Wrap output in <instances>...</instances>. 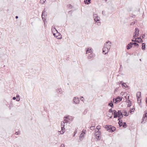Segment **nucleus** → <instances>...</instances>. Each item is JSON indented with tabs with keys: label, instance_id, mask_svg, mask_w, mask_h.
I'll return each instance as SVG.
<instances>
[{
	"label": "nucleus",
	"instance_id": "f257e3e1",
	"mask_svg": "<svg viewBox=\"0 0 147 147\" xmlns=\"http://www.w3.org/2000/svg\"><path fill=\"white\" fill-rule=\"evenodd\" d=\"M111 42L109 41L106 42L102 49V53L103 54L106 55L107 54L111 48Z\"/></svg>",
	"mask_w": 147,
	"mask_h": 147
},
{
	"label": "nucleus",
	"instance_id": "f03ea898",
	"mask_svg": "<svg viewBox=\"0 0 147 147\" xmlns=\"http://www.w3.org/2000/svg\"><path fill=\"white\" fill-rule=\"evenodd\" d=\"M113 117L114 118H119L118 120L123 117V114L120 111H118L117 112V111L114 110L113 111Z\"/></svg>",
	"mask_w": 147,
	"mask_h": 147
},
{
	"label": "nucleus",
	"instance_id": "7ed1b4c3",
	"mask_svg": "<svg viewBox=\"0 0 147 147\" xmlns=\"http://www.w3.org/2000/svg\"><path fill=\"white\" fill-rule=\"evenodd\" d=\"M93 18L95 23H96L98 26L100 25L101 23L100 22V18L96 14L93 15Z\"/></svg>",
	"mask_w": 147,
	"mask_h": 147
},
{
	"label": "nucleus",
	"instance_id": "20e7f679",
	"mask_svg": "<svg viewBox=\"0 0 147 147\" xmlns=\"http://www.w3.org/2000/svg\"><path fill=\"white\" fill-rule=\"evenodd\" d=\"M65 126V122L64 121H62L61 123V130L60 131L61 134H63L65 131L64 127Z\"/></svg>",
	"mask_w": 147,
	"mask_h": 147
},
{
	"label": "nucleus",
	"instance_id": "39448f33",
	"mask_svg": "<svg viewBox=\"0 0 147 147\" xmlns=\"http://www.w3.org/2000/svg\"><path fill=\"white\" fill-rule=\"evenodd\" d=\"M51 31L53 34V35L54 36L56 37L57 38V39H61V37H58V36H56L55 34L54 33V32H57L58 33V32L57 30L53 26L52 27Z\"/></svg>",
	"mask_w": 147,
	"mask_h": 147
},
{
	"label": "nucleus",
	"instance_id": "423d86ee",
	"mask_svg": "<svg viewBox=\"0 0 147 147\" xmlns=\"http://www.w3.org/2000/svg\"><path fill=\"white\" fill-rule=\"evenodd\" d=\"M136 96L137 97V100L138 103H140L141 100V92H138L136 94Z\"/></svg>",
	"mask_w": 147,
	"mask_h": 147
},
{
	"label": "nucleus",
	"instance_id": "0eeeda50",
	"mask_svg": "<svg viewBox=\"0 0 147 147\" xmlns=\"http://www.w3.org/2000/svg\"><path fill=\"white\" fill-rule=\"evenodd\" d=\"M94 135L96 138L98 140H99L101 138V134L100 132L98 133H94Z\"/></svg>",
	"mask_w": 147,
	"mask_h": 147
},
{
	"label": "nucleus",
	"instance_id": "6e6552de",
	"mask_svg": "<svg viewBox=\"0 0 147 147\" xmlns=\"http://www.w3.org/2000/svg\"><path fill=\"white\" fill-rule=\"evenodd\" d=\"M106 127L108 128L110 130V131L113 132L115 130V127L111 126H106Z\"/></svg>",
	"mask_w": 147,
	"mask_h": 147
},
{
	"label": "nucleus",
	"instance_id": "1a4fd4ad",
	"mask_svg": "<svg viewBox=\"0 0 147 147\" xmlns=\"http://www.w3.org/2000/svg\"><path fill=\"white\" fill-rule=\"evenodd\" d=\"M132 41L133 42H137L139 43L142 42V40L140 37H138L137 38H136L135 40H132Z\"/></svg>",
	"mask_w": 147,
	"mask_h": 147
},
{
	"label": "nucleus",
	"instance_id": "9d476101",
	"mask_svg": "<svg viewBox=\"0 0 147 147\" xmlns=\"http://www.w3.org/2000/svg\"><path fill=\"white\" fill-rule=\"evenodd\" d=\"M73 102L76 104H78L80 102V100L78 98L75 97L73 100Z\"/></svg>",
	"mask_w": 147,
	"mask_h": 147
},
{
	"label": "nucleus",
	"instance_id": "9b49d317",
	"mask_svg": "<svg viewBox=\"0 0 147 147\" xmlns=\"http://www.w3.org/2000/svg\"><path fill=\"white\" fill-rule=\"evenodd\" d=\"M121 120H119V125L120 126H123V127H125V126H126V123L125 122H122V121H121Z\"/></svg>",
	"mask_w": 147,
	"mask_h": 147
},
{
	"label": "nucleus",
	"instance_id": "f8f14e48",
	"mask_svg": "<svg viewBox=\"0 0 147 147\" xmlns=\"http://www.w3.org/2000/svg\"><path fill=\"white\" fill-rule=\"evenodd\" d=\"M100 129V126L98 125L97 126L95 130V133H98L100 132L99 130Z\"/></svg>",
	"mask_w": 147,
	"mask_h": 147
},
{
	"label": "nucleus",
	"instance_id": "ddd939ff",
	"mask_svg": "<svg viewBox=\"0 0 147 147\" xmlns=\"http://www.w3.org/2000/svg\"><path fill=\"white\" fill-rule=\"evenodd\" d=\"M123 115H124L126 116H128L129 115V113L128 112H127L123 110L122 112H121Z\"/></svg>",
	"mask_w": 147,
	"mask_h": 147
},
{
	"label": "nucleus",
	"instance_id": "4468645a",
	"mask_svg": "<svg viewBox=\"0 0 147 147\" xmlns=\"http://www.w3.org/2000/svg\"><path fill=\"white\" fill-rule=\"evenodd\" d=\"M122 100V98L120 97H117L115 99V103H118L119 101H121Z\"/></svg>",
	"mask_w": 147,
	"mask_h": 147
},
{
	"label": "nucleus",
	"instance_id": "2eb2a0df",
	"mask_svg": "<svg viewBox=\"0 0 147 147\" xmlns=\"http://www.w3.org/2000/svg\"><path fill=\"white\" fill-rule=\"evenodd\" d=\"M143 121H146L147 120V111L145 112L144 115Z\"/></svg>",
	"mask_w": 147,
	"mask_h": 147
},
{
	"label": "nucleus",
	"instance_id": "dca6fc26",
	"mask_svg": "<svg viewBox=\"0 0 147 147\" xmlns=\"http://www.w3.org/2000/svg\"><path fill=\"white\" fill-rule=\"evenodd\" d=\"M132 42H131L127 46V50L129 49L132 47Z\"/></svg>",
	"mask_w": 147,
	"mask_h": 147
},
{
	"label": "nucleus",
	"instance_id": "f3484780",
	"mask_svg": "<svg viewBox=\"0 0 147 147\" xmlns=\"http://www.w3.org/2000/svg\"><path fill=\"white\" fill-rule=\"evenodd\" d=\"M47 14L46 13V12H45V9H44L42 12V18L43 19L44 18V17H45V16H47Z\"/></svg>",
	"mask_w": 147,
	"mask_h": 147
},
{
	"label": "nucleus",
	"instance_id": "a211bd4d",
	"mask_svg": "<svg viewBox=\"0 0 147 147\" xmlns=\"http://www.w3.org/2000/svg\"><path fill=\"white\" fill-rule=\"evenodd\" d=\"M57 92L58 93H59L60 94H62L63 93V91L61 88H58L57 90Z\"/></svg>",
	"mask_w": 147,
	"mask_h": 147
},
{
	"label": "nucleus",
	"instance_id": "6ab92c4d",
	"mask_svg": "<svg viewBox=\"0 0 147 147\" xmlns=\"http://www.w3.org/2000/svg\"><path fill=\"white\" fill-rule=\"evenodd\" d=\"M84 134L83 133H81L80 136V140H82L84 138Z\"/></svg>",
	"mask_w": 147,
	"mask_h": 147
},
{
	"label": "nucleus",
	"instance_id": "aec40b11",
	"mask_svg": "<svg viewBox=\"0 0 147 147\" xmlns=\"http://www.w3.org/2000/svg\"><path fill=\"white\" fill-rule=\"evenodd\" d=\"M89 48H88V49H86V54H88L89 53H90V54H89V55H90L91 53V51H91V49H90V50H89Z\"/></svg>",
	"mask_w": 147,
	"mask_h": 147
},
{
	"label": "nucleus",
	"instance_id": "412c9836",
	"mask_svg": "<svg viewBox=\"0 0 147 147\" xmlns=\"http://www.w3.org/2000/svg\"><path fill=\"white\" fill-rule=\"evenodd\" d=\"M142 49L143 50H144L145 49V44L144 43H143L142 44Z\"/></svg>",
	"mask_w": 147,
	"mask_h": 147
},
{
	"label": "nucleus",
	"instance_id": "4be33fe9",
	"mask_svg": "<svg viewBox=\"0 0 147 147\" xmlns=\"http://www.w3.org/2000/svg\"><path fill=\"white\" fill-rule=\"evenodd\" d=\"M139 34V33H138V32H135V34L133 36L134 38L135 37H137L138 36Z\"/></svg>",
	"mask_w": 147,
	"mask_h": 147
},
{
	"label": "nucleus",
	"instance_id": "5701e85b",
	"mask_svg": "<svg viewBox=\"0 0 147 147\" xmlns=\"http://www.w3.org/2000/svg\"><path fill=\"white\" fill-rule=\"evenodd\" d=\"M71 118V117L70 116H67L65 117H64V118H66V119H69V120H70Z\"/></svg>",
	"mask_w": 147,
	"mask_h": 147
},
{
	"label": "nucleus",
	"instance_id": "b1692460",
	"mask_svg": "<svg viewBox=\"0 0 147 147\" xmlns=\"http://www.w3.org/2000/svg\"><path fill=\"white\" fill-rule=\"evenodd\" d=\"M134 108H132L130 110V112L131 113H132V112H133L135 110Z\"/></svg>",
	"mask_w": 147,
	"mask_h": 147
},
{
	"label": "nucleus",
	"instance_id": "393cba45",
	"mask_svg": "<svg viewBox=\"0 0 147 147\" xmlns=\"http://www.w3.org/2000/svg\"><path fill=\"white\" fill-rule=\"evenodd\" d=\"M80 100L84 102H85V99H84L83 97V96L80 97Z\"/></svg>",
	"mask_w": 147,
	"mask_h": 147
},
{
	"label": "nucleus",
	"instance_id": "a878e982",
	"mask_svg": "<svg viewBox=\"0 0 147 147\" xmlns=\"http://www.w3.org/2000/svg\"><path fill=\"white\" fill-rule=\"evenodd\" d=\"M132 44L133 45H134V46H137L139 45L137 43L135 42L132 43Z\"/></svg>",
	"mask_w": 147,
	"mask_h": 147
},
{
	"label": "nucleus",
	"instance_id": "bb28decb",
	"mask_svg": "<svg viewBox=\"0 0 147 147\" xmlns=\"http://www.w3.org/2000/svg\"><path fill=\"white\" fill-rule=\"evenodd\" d=\"M122 86L123 87H125V88L126 86H127V85H126V84L125 83H123L122 84Z\"/></svg>",
	"mask_w": 147,
	"mask_h": 147
},
{
	"label": "nucleus",
	"instance_id": "cd10ccee",
	"mask_svg": "<svg viewBox=\"0 0 147 147\" xmlns=\"http://www.w3.org/2000/svg\"><path fill=\"white\" fill-rule=\"evenodd\" d=\"M64 122L65 123H67L69 122V121L68 120H67L66 118H64Z\"/></svg>",
	"mask_w": 147,
	"mask_h": 147
},
{
	"label": "nucleus",
	"instance_id": "c85d7f7f",
	"mask_svg": "<svg viewBox=\"0 0 147 147\" xmlns=\"http://www.w3.org/2000/svg\"><path fill=\"white\" fill-rule=\"evenodd\" d=\"M72 6L71 4L68 5H67V7L68 8H69L70 9H71L72 8Z\"/></svg>",
	"mask_w": 147,
	"mask_h": 147
},
{
	"label": "nucleus",
	"instance_id": "c756f323",
	"mask_svg": "<svg viewBox=\"0 0 147 147\" xmlns=\"http://www.w3.org/2000/svg\"><path fill=\"white\" fill-rule=\"evenodd\" d=\"M109 112L111 113V117H112V116L113 115V111L112 109H111L109 110Z\"/></svg>",
	"mask_w": 147,
	"mask_h": 147
},
{
	"label": "nucleus",
	"instance_id": "7c9ffc66",
	"mask_svg": "<svg viewBox=\"0 0 147 147\" xmlns=\"http://www.w3.org/2000/svg\"><path fill=\"white\" fill-rule=\"evenodd\" d=\"M86 131V130L84 129L82 131V133H83V134H85Z\"/></svg>",
	"mask_w": 147,
	"mask_h": 147
},
{
	"label": "nucleus",
	"instance_id": "2f4dec72",
	"mask_svg": "<svg viewBox=\"0 0 147 147\" xmlns=\"http://www.w3.org/2000/svg\"><path fill=\"white\" fill-rule=\"evenodd\" d=\"M88 0H84V2L85 4H88L89 3H88Z\"/></svg>",
	"mask_w": 147,
	"mask_h": 147
},
{
	"label": "nucleus",
	"instance_id": "473e14b6",
	"mask_svg": "<svg viewBox=\"0 0 147 147\" xmlns=\"http://www.w3.org/2000/svg\"><path fill=\"white\" fill-rule=\"evenodd\" d=\"M135 30H136V31H135L136 32H138V33H139V29H138V28H136Z\"/></svg>",
	"mask_w": 147,
	"mask_h": 147
},
{
	"label": "nucleus",
	"instance_id": "72a5a7b5",
	"mask_svg": "<svg viewBox=\"0 0 147 147\" xmlns=\"http://www.w3.org/2000/svg\"><path fill=\"white\" fill-rule=\"evenodd\" d=\"M112 102H111V103H110L109 104V105L111 106V107H112L113 106V104L112 103Z\"/></svg>",
	"mask_w": 147,
	"mask_h": 147
},
{
	"label": "nucleus",
	"instance_id": "f704fd0d",
	"mask_svg": "<svg viewBox=\"0 0 147 147\" xmlns=\"http://www.w3.org/2000/svg\"><path fill=\"white\" fill-rule=\"evenodd\" d=\"M16 98H20V96L19 95H16Z\"/></svg>",
	"mask_w": 147,
	"mask_h": 147
},
{
	"label": "nucleus",
	"instance_id": "c9c22d12",
	"mask_svg": "<svg viewBox=\"0 0 147 147\" xmlns=\"http://www.w3.org/2000/svg\"><path fill=\"white\" fill-rule=\"evenodd\" d=\"M60 147H65L64 145L63 144H62Z\"/></svg>",
	"mask_w": 147,
	"mask_h": 147
},
{
	"label": "nucleus",
	"instance_id": "e433bc0d",
	"mask_svg": "<svg viewBox=\"0 0 147 147\" xmlns=\"http://www.w3.org/2000/svg\"><path fill=\"white\" fill-rule=\"evenodd\" d=\"M135 22H132L131 23V25H133L134 24H135Z\"/></svg>",
	"mask_w": 147,
	"mask_h": 147
},
{
	"label": "nucleus",
	"instance_id": "4c0bfd02",
	"mask_svg": "<svg viewBox=\"0 0 147 147\" xmlns=\"http://www.w3.org/2000/svg\"><path fill=\"white\" fill-rule=\"evenodd\" d=\"M20 98H17V99L16 100L17 101H20Z\"/></svg>",
	"mask_w": 147,
	"mask_h": 147
},
{
	"label": "nucleus",
	"instance_id": "58836bf2",
	"mask_svg": "<svg viewBox=\"0 0 147 147\" xmlns=\"http://www.w3.org/2000/svg\"><path fill=\"white\" fill-rule=\"evenodd\" d=\"M77 133V129H76V130H75V131H74V134H76Z\"/></svg>",
	"mask_w": 147,
	"mask_h": 147
},
{
	"label": "nucleus",
	"instance_id": "ea45409f",
	"mask_svg": "<svg viewBox=\"0 0 147 147\" xmlns=\"http://www.w3.org/2000/svg\"><path fill=\"white\" fill-rule=\"evenodd\" d=\"M13 100H15L16 99V97H14L13 98Z\"/></svg>",
	"mask_w": 147,
	"mask_h": 147
},
{
	"label": "nucleus",
	"instance_id": "a19ab883",
	"mask_svg": "<svg viewBox=\"0 0 147 147\" xmlns=\"http://www.w3.org/2000/svg\"><path fill=\"white\" fill-rule=\"evenodd\" d=\"M90 1L91 0H88V2L89 3H90Z\"/></svg>",
	"mask_w": 147,
	"mask_h": 147
},
{
	"label": "nucleus",
	"instance_id": "79ce46f5",
	"mask_svg": "<svg viewBox=\"0 0 147 147\" xmlns=\"http://www.w3.org/2000/svg\"><path fill=\"white\" fill-rule=\"evenodd\" d=\"M15 134L16 135H18V132H16L15 133Z\"/></svg>",
	"mask_w": 147,
	"mask_h": 147
},
{
	"label": "nucleus",
	"instance_id": "37998d69",
	"mask_svg": "<svg viewBox=\"0 0 147 147\" xmlns=\"http://www.w3.org/2000/svg\"><path fill=\"white\" fill-rule=\"evenodd\" d=\"M16 19H17V18H18V16H16Z\"/></svg>",
	"mask_w": 147,
	"mask_h": 147
},
{
	"label": "nucleus",
	"instance_id": "c03bdc74",
	"mask_svg": "<svg viewBox=\"0 0 147 147\" xmlns=\"http://www.w3.org/2000/svg\"><path fill=\"white\" fill-rule=\"evenodd\" d=\"M88 59H90L91 58V56H90L89 57H88Z\"/></svg>",
	"mask_w": 147,
	"mask_h": 147
},
{
	"label": "nucleus",
	"instance_id": "a18cd8bd",
	"mask_svg": "<svg viewBox=\"0 0 147 147\" xmlns=\"http://www.w3.org/2000/svg\"><path fill=\"white\" fill-rule=\"evenodd\" d=\"M104 11H102V14H103V15H104Z\"/></svg>",
	"mask_w": 147,
	"mask_h": 147
},
{
	"label": "nucleus",
	"instance_id": "49530a36",
	"mask_svg": "<svg viewBox=\"0 0 147 147\" xmlns=\"http://www.w3.org/2000/svg\"><path fill=\"white\" fill-rule=\"evenodd\" d=\"M140 40H140V39H138V40H137V41H140L139 42H140Z\"/></svg>",
	"mask_w": 147,
	"mask_h": 147
},
{
	"label": "nucleus",
	"instance_id": "de8ad7c7",
	"mask_svg": "<svg viewBox=\"0 0 147 147\" xmlns=\"http://www.w3.org/2000/svg\"><path fill=\"white\" fill-rule=\"evenodd\" d=\"M44 0V1H43L44 2H45L46 1V0Z\"/></svg>",
	"mask_w": 147,
	"mask_h": 147
},
{
	"label": "nucleus",
	"instance_id": "09e8293b",
	"mask_svg": "<svg viewBox=\"0 0 147 147\" xmlns=\"http://www.w3.org/2000/svg\"><path fill=\"white\" fill-rule=\"evenodd\" d=\"M92 126H91V127H90V129L91 130H92V129H91V128H92Z\"/></svg>",
	"mask_w": 147,
	"mask_h": 147
},
{
	"label": "nucleus",
	"instance_id": "8fccbe9b",
	"mask_svg": "<svg viewBox=\"0 0 147 147\" xmlns=\"http://www.w3.org/2000/svg\"><path fill=\"white\" fill-rule=\"evenodd\" d=\"M75 135H76V134H74L73 135V136L74 137L75 136Z\"/></svg>",
	"mask_w": 147,
	"mask_h": 147
},
{
	"label": "nucleus",
	"instance_id": "3c124183",
	"mask_svg": "<svg viewBox=\"0 0 147 147\" xmlns=\"http://www.w3.org/2000/svg\"><path fill=\"white\" fill-rule=\"evenodd\" d=\"M71 11H69V12H70Z\"/></svg>",
	"mask_w": 147,
	"mask_h": 147
},
{
	"label": "nucleus",
	"instance_id": "603ef678",
	"mask_svg": "<svg viewBox=\"0 0 147 147\" xmlns=\"http://www.w3.org/2000/svg\"><path fill=\"white\" fill-rule=\"evenodd\" d=\"M142 37H143H143L142 36Z\"/></svg>",
	"mask_w": 147,
	"mask_h": 147
},
{
	"label": "nucleus",
	"instance_id": "864d4df0",
	"mask_svg": "<svg viewBox=\"0 0 147 147\" xmlns=\"http://www.w3.org/2000/svg\"><path fill=\"white\" fill-rule=\"evenodd\" d=\"M144 36V35L143 36Z\"/></svg>",
	"mask_w": 147,
	"mask_h": 147
},
{
	"label": "nucleus",
	"instance_id": "5fc2aeb1",
	"mask_svg": "<svg viewBox=\"0 0 147 147\" xmlns=\"http://www.w3.org/2000/svg\"><path fill=\"white\" fill-rule=\"evenodd\" d=\"M144 36V35L143 36Z\"/></svg>",
	"mask_w": 147,
	"mask_h": 147
}]
</instances>
